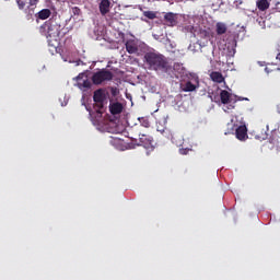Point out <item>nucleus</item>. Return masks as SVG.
<instances>
[{
  "mask_svg": "<svg viewBox=\"0 0 280 280\" xmlns=\"http://www.w3.org/2000/svg\"><path fill=\"white\" fill-rule=\"evenodd\" d=\"M143 62L149 71H155L156 73H170L172 71L170 60L160 52H147L143 57Z\"/></svg>",
  "mask_w": 280,
  "mask_h": 280,
  "instance_id": "nucleus-1",
  "label": "nucleus"
},
{
  "mask_svg": "<svg viewBox=\"0 0 280 280\" xmlns=\"http://www.w3.org/2000/svg\"><path fill=\"white\" fill-rule=\"evenodd\" d=\"M107 97L108 93H106V90L98 89L94 91L93 101L95 103L94 108L96 113H102V109L104 108V103L106 102Z\"/></svg>",
  "mask_w": 280,
  "mask_h": 280,
  "instance_id": "nucleus-2",
  "label": "nucleus"
},
{
  "mask_svg": "<svg viewBox=\"0 0 280 280\" xmlns=\"http://www.w3.org/2000/svg\"><path fill=\"white\" fill-rule=\"evenodd\" d=\"M115 75L106 69H102L97 72H94L92 75V82L93 84L100 85L104 82H110Z\"/></svg>",
  "mask_w": 280,
  "mask_h": 280,
  "instance_id": "nucleus-3",
  "label": "nucleus"
},
{
  "mask_svg": "<svg viewBox=\"0 0 280 280\" xmlns=\"http://www.w3.org/2000/svg\"><path fill=\"white\" fill-rule=\"evenodd\" d=\"M40 30L47 31L45 33L46 38H57V36H60V25L54 24L51 20L45 22L42 26Z\"/></svg>",
  "mask_w": 280,
  "mask_h": 280,
  "instance_id": "nucleus-4",
  "label": "nucleus"
},
{
  "mask_svg": "<svg viewBox=\"0 0 280 280\" xmlns=\"http://www.w3.org/2000/svg\"><path fill=\"white\" fill-rule=\"evenodd\" d=\"M138 137L140 141V145L145 148V150H153L154 149V138L152 136L138 131Z\"/></svg>",
  "mask_w": 280,
  "mask_h": 280,
  "instance_id": "nucleus-5",
  "label": "nucleus"
},
{
  "mask_svg": "<svg viewBox=\"0 0 280 280\" xmlns=\"http://www.w3.org/2000/svg\"><path fill=\"white\" fill-rule=\"evenodd\" d=\"M77 86L80 91H89L91 90V86H93V83L89 80V77L81 73L77 77Z\"/></svg>",
  "mask_w": 280,
  "mask_h": 280,
  "instance_id": "nucleus-6",
  "label": "nucleus"
},
{
  "mask_svg": "<svg viewBox=\"0 0 280 280\" xmlns=\"http://www.w3.org/2000/svg\"><path fill=\"white\" fill-rule=\"evenodd\" d=\"M196 84L191 83V81H187L186 83L180 85V89L184 93H192V91H196L198 86H200V82L198 81V78L195 79Z\"/></svg>",
  "mask_w": 280,
  "mask_h": 280,
  "instance_id": "nucleus-7",
  "label": "nucleus"
},
{
  "mask_svg": "<svg viewBox=\"0 0 280 280\" xmlns=\"http://www.w3.org/2000/svg\"><path fill=\"white\" fill-rule=\"evenodd\" d=\"M235 136L238 141H246L248 139V129L245 125H242L235 129Z\"/></svg>",
  "mask_w": 280,
  "mask_h": 280,
  "instance_id": "nucleus-8",
  "label": "nucleus"
},
{
  "mask_svg": "<svg viewBox=\"0 0 280 280\" xmlns=\"http://www.w3.org/2000/svg\"><path fill=\"white\" fill-rule=\"evenodd\" d=\"M109 113L112 115H121V113H124V104L119 102L110 103Z\"/></svg>",
  "mask_w": 280,
  "mask_h": 280,
  "instance_id": "nucleus-9",
  "label": "nucleus"
},
{
  "mask_svg": "<svg viewBox=\"0 0 280 280\" xmlns=\"http://www.w3.org/2000/svg\"><path fill=\"white\" fill-rule=\"evenodd\" d=\"M164 21L166 22V25L168 27H175V25L178 23L176 19V13L168 12L164 15Z\"/></svg>",
  "mask_w": 280,
  "mask_h": 280,
  "instance_id": "nucleus-10",
  "label": "nucleus"
},
{
  "mask_svg": "<svg viewBox=\"0 0 280 280\" xmlns=\"http://www.w3.org/2000/svg\"><path fill=\"white\" fill-rule=\"evenodd\" d=\"M98 8L101 14L106 16L110 12V2L108 0H102Z\"/></svg>",
  "mask_w": 280,
  "mask_h": 280,
  "instance_id": "nucleus-11",
  "label": "nucleus"
},
{
  "mask_svg": "<svg viewBox=\"0 0 280 280\" xmlns=\"http://www.w3.org/2000/svg\"><path fill=\"white\" fill-rule=\"evenodd\" d=\"M229 27L226 26V23L224 22H218L215 24V32L218 36H222L223 34H226Z\"/></svg>",
  "mask_w": 280,
  "mask_h": 280,
  "instance_id": "nucleus-12",
  "label": "nucleus"
},
{
  "mask_svg": "<svg viewBox=\"0 0 280 280\" xmlns=\"http://www.w3.org/2000/svg\"><path fill=\"white\" fill-rule=\"evenodd\" d=\"M210 78L212 82H217V84H222V82H224V75H222V72L213 71L211 72Z\"/></svg>",
  "mask_w": 280,
  "mask_h": 280,
  "instance_id": "nucleus-13",
  "label": "nucleus"
},
{
  "mask_svg": "<svg viewBox=\"0 0 280 280\" xmlns=\"http://www.w3.org/2000/svg\"><path fill=\"white\" fill-rule=\"evenodd\" d=\"M49 16H51V10L49 9H43L37 13V19H39L40 21H47Z\"/></svg>",
  "mask_w": 280,
  "mask_h": 280,
  "instance_id": "nucleus-14",
  "label": "nucleus"
},
{
  "mask_svg": "<svg viewBox=\"0 0 280 280\" xmlns=\"http://www.w3.org/2000/svg\"><path fill=\"white\" fill-rule=\"evenodd\" d=\"M221 102L223 104H231V93L226 90H222L220 93Z\"/></svg>",
  "mask_w": 280,
  "mask_h": 280,
  "instance_id": "nucleus-15",
  "label": "nucleus"
},
{
  "mask_svg": "<svg viewBox=\"0 0 280 280\" xmlns=\"http://www.w3.org/2000/svg\"><path fill=\"white\" fill-rule=\"evenodd\" d=\"M256 5L258 10H260L261 12H265V10H268L270 8V2H268V0H258L256 2Z\"/></svg>",
  "mask_w": 280,
  "mask_h": 280,
  "instance_id": "nucleus-16",
  "label": "nucleus"
},
{
  "mask_svg": "<svg viewBox=\"0 0 280 280\" xmlns=\"http://www.w3.org/2000/svg\"><path fill=\"white\" fill-rule=\"evenodd\" d=\"M125 47L128 54H137V51H139V48L132 42H127Z\"/></svg>",
  "mask_w": 280,
  "mask_h": 280,
  "instance_id": "nucleus-17",
  "label": "nucleus"
},
{
  "mask_svg": "<svg viewBox=\"0 0 280 280\" xmlns=\"http://www.w3.org/2000/svg\"><path fill=\"white\" fill-rule=\"evenodd\" d=\"M143 16L150 19V21H154L156 19V12L154 11H143Z\"/></svg>",
  "mask_w": 280,
  "mask_h": 280,
  "instance_id": "nucleus-18",
  "label": "nucleus"
},
{
  "mask_svg": "<svg viewBox=\"0 0 280 280\" xmlns=\"http://www.w3.org/2000/svg\"><path fill=\"white\" fill-rule=\"evenodd\" d=\"M140 121V126H142L143 128H150V120H148V118L142 117L139 118Z\"/></svg>",
  "mask_w": 280,
  "mask_h": 280,
  "instance_id": "nucleus-19",
  "label": "nucleus"
},
{
  "mask_svg": "<svg viewBox=\"0 0 280 280\" xmlns=\"http://www.w3.org/2000/svg\"><path fill=\"white\" fill-rule=\"evenodd\" d=\"M30 5H28V10H31L32 12H34V10L36 9V5H38V0H30Z\"/></svg>",
  "mask_w": 280,
  "mask_h": 280,
  "instance_id": "nucleus-20",
  "label": "nucleus"
},
{
  "mask_svg": "<svg viewBox=\"0 0 280 280\" xmlns=\"http://www.w3.org/2000/svg\"><path fill=\"white\" fill-rule=\"evenodd\" d=\"M109 91L113 97H117V95L119 94V90L116 86L109 88Z\"/></svg>",
  "mask_w": 280,
  "mask_h": 280,
  "instance_id": "nucleus-21",
  "label": "nucleus"
},
{
  "mask_svg": "<svg viewBox=\"0 0 280 280\" xmlns=\"http://www.w3.org/2000/svg\"><path fill=\"white\" fill-rule=\"evenodd\" d=\"M189 152H191V149H189V148H182V149H179V154H182L184 156L189 154Z\"/></svg>",
  "mask_w": 280,
  "mask_h": 280,
  "instance_id": "nucleus-22",
  "label": "nucleus"
},
{
  "mask_svg": "<svg viewBox=\"0 0 280 280\" xmlns=\"http://www.w3.org/2000/svg\"><path fill=\"white\" fill-rule=\"evenodd\" d=\"M19 7V10H25V1L23 0H15Z\"/></svg>",
  "mask_w": 280,
  "mask_h": 280,
  "instance_id": "nucleus-23",
  "label": "nucleus"
},
{
  "mask_svg": "<svg viewBox=\"0 0 280 280\" xmlns=\"http://www.w3.org/2000/svg\"><path fill=\"white\" fill-rule=\"evenodd\" d=\"M26 19H27L28 21L34 22V11H31V10L28 9V13L26 14Z\"/></svg>",
  "mask_w": 280,
  "mask_h": 280,
  "instance_id": "nucleus-24",
  "label": "nucleus"
},
{
  "mask_svg": "<svg viewBox=\"0 0 280 280\" xmlns=\"http://www.w3.org/2000/svg\"><path fill=\"white\" fill-rule=\"evenodd\" d=\"M228 127H231L230 130L225 131L224 135H233L235 132V129H233V124H228Z\"/></svg>",
  "mask_w": 280,
  "mask_h": 280,
  "instance_id": "nucleus-25",
  "label": "nucleus"
},
{
  "mask_svg": "<svg viewBox=\"0 0 280 280\" xmlns=\"http://www.w3.org/2000/svg\"><path fill=\"white\" fill-rule=\"evenodd\" d=\"M72 12L74 15L80 16V12H81L80 8H78V7L72 8Z\"/></svg>",
  "mask_w": 280,
  "mask_h": 280,
  "instance_id": "nucleus-26",
  "label": "nucleus"
},
{
  "mask_svg": "<svg viewBox=\"0 0 280 280\" xmlns=\"http://www.w3.org/2000/svg\"><path fill=\"white\" fill-rule=\"evenodd\" d=\"M237 101H235L233 104H229L228 105V110H233V108H235V104Z\"/></svg>",
  "mask_w": 280,
  "mask_h": 280,
  "instance_id": "nucleus-27",
  "label": "nucleus"
},
{
  "mask_svg": "<svg viewBox=\"0 0 280 280\" xmlns=\"http://www.w3.org/2000/svg\"><path fill=\"white\" fill-rule=\"evenodd\" d=\"M262 141H266L268 139V133H262L261 137H259Z\"/></svg>",
  "mask_w": 280,
  "mask_h": 280,
  "instance_id": "nucleus-28",
  "label": "nucleus"
},
{
  "mask_svg": "<svg viewBox=\"0 0 280 280\" xmlns=\"http://www.w3.org/2000/svg\"><path fill=\"white\" fill-rule=\"evenodd\" d=\"M242 100H245L246 102H248V98L238 97V102H242Z\"/></svg>",
  "mask_w": 280,
  "mask_h": 280,
  "instance_id": "nucleus-29",
  "label": "nucleus"
}]
</instances>
